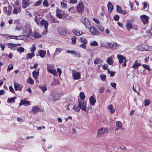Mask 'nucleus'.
I'll use <instances>...</instances> for the list:
<instances>
[{
    "mask_svg": "<svg viewBox=\"0 0 152 152\" xmlns=\"http://www.w3.org/2000/svg\"><path fill=\"white\" fill-rule=\"evenodd\" d=\"M17 51L18 52H23L25 51V49L22 47H20L17 49Z\"/></svg>",
    "mask_w": 152,
    "mask_h": 152,
    "instance_id": "nucleus-45",
    "label": "nucleus"
},
{
    "mask_svg": "<svg viewBox=\"0 0 152 152\" xmlns=\"http://www.w3.org/2000/svg\"><path fill=\"white\" fill-rule=\"evenodd\" d=\"M107 7L109 10V11L111 12L113 9V7L112 4L110 2H109L107 4Z\"/></svg>",
    "mask_w": 152,
    "mask_h": 152,
    "instance_id": "nucleus-35",
    "label": "nucleus"
},
{
    "mask_svg": "<svg viewBox=\"0 0 152 152\" xmlns=\"http://www.w3.org/2000/svg\"><path fill=\"white\" fill-rule=\"evenodd\" d=\"M40 18L39 17L36 16L34 19V21L38 25L39 24V21H40Z\"/></svg>",
    "mask_w": 152,
    "mask_h": 152,
    "instance_id": "nucleus-44",
    "label": "nucleus"
},
{
    "mask_svg": "<svg viewBox=\"0 0 152 152\" xmlns=\"http://www.w3.org/2000/svg\"><path fill=\"white\" fill-rule=\"evenodd\" d=\"M33 37L36 38H39L41 37V35L38 33L35 32L34 33Z\"/></svg>",
    "mask_w": 152,
    "mask_h": 152,
    "instance_id": "nucleus-36",
    "label": "nucleus"
},
{
    "mask_svg": "<svg viewBox=\"0 0 152 152\" xmlns=\"http://www.w3.org/2000/svg\"><path fill=\"white\" fill-rule=\"evenodd\" d=\"M108 132V129L107 128H101L98 131L97 137H99L105 132Z\"/></svg>",
    "mask_w": 152,
    "mask_h": 152,
    "instance_id": "nucleus-4",
    "label": "nucleus"
},
{
    "mask_svg": "<svg viewBox=\"0 0 152 152\" xmlns=\"http://www.w3.org/2000/svg\"><path fill=\"white\" fill-rule=\"evenodd\" d=\"M8 48L12 50H15L17 48V45L14 43H7L6 44Z\"/></svg>",
    "mask_w": 152,
    "mask_h": 152,
    "instance_id": "nucleus-10",
    "label": "nucleus"
},
{
    "mask_svg": "<svg viewBox=\"0 0 152 152\" xmlns=\"http://www.w3.org/2000/svg\"><path fill=\"white\" fill-rule=\"evenodd\" d=\"M72 77L74 80H77L81 78L80 72H74L72 74Z\"/></svg>",
    "mask_w": 152,
    "mask_h": 152,
    "instance_id": "nucleus-7",
    "label": "nucleus"
},
{
    "mask_svg": "<svg viewBox=\"0 0 152 152\" xmlns=\"http://www.w3.org/2000/svg\"><path fill=\"white\" fill-rule=\"evenodd\" d=\"M42 2V0H39V1H37L36 3L34 4V6L35 7H36L38 6L39 5L41 4Z\"/></svg>",
    "mask_w": 152,
    "mask_h": 152,
    "instance_id": "nucleus-43",
    "label": "nucleus"
},
{
    "mask_svg": "<svg viewBox=\"0 0 152 152\" xmlns=\"http://www.w3.org/2000/svg\"><path fill=\"white\" fill-rule=\"evenodd\" d=\"M102 62V60L100 58H97L95 59L94 61V63L95 64H101Z\"/></svg>",
    "mask_w": 152,
    "mask_h": 152,
    "instance_id": "nucleus-29",
    "label": "nucleus"
},
{
    "mask_svg": "<svg viewBox=\"0 0 152 152\" xmlns=\"http://www.w3.org/2000/svg\"><path fill=\"white\" fill-rule=\"evenodd\" d=\"M12 36L10 35L9 34L6 35V39L7 40H9L10 39H12Z\"/></svg>",
    "mask_w": 152,
    "mask_h": 152,
    "instance_id": "nucleus-60",
    "label": "nucleus"
},
{
    "mask_svg": "<svg viewBox=\"0 0 152 152\" xmlns=\"http://www.w3.org/2000/svg\"><path fill=\"white\" fill-rule=\"evenodd\" d=\"M72 42L73 44H75L76 42V38L75 37H74L71 39Z\"/></svg>",
    "mask_w": 152,
    "mask_h": 152,
    "instance_id": "nucleus-62",
    "label": "nucleus"
},
{
    "mask_svg": "<svg viewBox=\"0 0 152 152\" xmlns=\"http://www.w3.org/2000/svg\"><path fill=\"white\" fill-rule=\"evenodd\" d=\"M23 35H26L30 37L32 35L31 26L29 24H26L23 28Z\"/></svg>",
    "mask_w": 152,
    "mask_h": 152,
    "instance_id": "nucleus-1",
    "label": "nucleus"
},
{
    "mask_svg": "<svg viewBox=\"0 0 152 152\" xmlns=\"http://www.w3.org/2000/svg\"><path fill=\"white\" fill-rule=\"evenodd\" d=\"M39 74V70H36L32 72L33 77L35 79H37Z\"/></svg>",
    "mask_w": 152,
    "mask_h": 152,
    "instance_id": "nucleus-24",
    "label": "nucleus"
},
{
    "mask_svg": "<svg viewBox=\"0 0 152 152\" xmlns=\"http://www.w3.org/2000/svg\"><path fill=\"white\" fill-rule=\"evenodd\" d=\"M111 86L113 87L115 89H116V84L115 83H110Z\"/></svg>",
    "mask_w": 152,
    "mask_h": 152,
    "instance_id": "nucleus-64",
    "label": "nucleus"
},
{
    "mask_svg": "<svg viewBox=\"0 0 152 152\" xmlns=\"http://www.w3.org/2000/svg\"><path fill=\"white\" fill-rule=\"evenodd\" d=\"M30 102L29 101L22 100L19 104V106H20L22 105H23L25 106H27L30 105Z\"/></svg>",
    "mask_w": 152,
    "mask_h": 152,
    "instance_id": "nucleus-14",
    "label": "nucleus"
},
{
    "mask_svg": "<svg viewBox=\"0 0 152 152\" xmlns=\"http://www.w3.org/2000/svg\"><path fill=\"white\" fill-rule=\"evenodd\" d=\"M5 46V44L2 43H0V47L1 48V50H2L3 51L4 50Z\"/></svg>",
    "mask_w": 152,
    "mask_h": 152,
    "instance_id": "nucleus-49",
    "label": "nucleus"
},
{
    "mask_svg": "<svg viewBox=\"0 0 152 152\" xmlns=\"http://www.w3.org/2000/svg\"><path fill=\"white\" fill-rule=\"evenodd\" d=\"M59 33L62 35H65L66 33V30L64 28H60L58 29Z\"/></svg>",
    "mask_w": 152,
    "mask_h": 152,
    "instance_id": "nucleus-18",
    "label": "nucleus"
},
{
    "mask_svg": "<svg viewBox=\"0 0 152 152\" xmlns=\"http://www.w3.org/2000/svg\"><path fill=\"white\" fill-rule=\"evenodd\" d=\"M48 71L50 73L53 74L54 76L56 75L57 72L55 69H48Z\"/></svg>",
    "mask_w": 152,
    "mask_h": 152,
    "instance_id": "nucleus-31",
    "label": "nucleus"
},
{
    "mask_svg": "<svg viewBox=\"0 0 152 152\" xmlns=\"http://www.w3.org/2000/svg\"><path fill=\"white\" fill-rule=\"evenodd\" d=\"M117 11L118 12H120L122 10L121 7L119 5H117L116 6Z\"/></svg>",
    "mask_w": 152,
    "mask_h": 152,
    "instance_id": "nucleus-61",
    "label": "nucleus"
},
{
    "mask_svg": "<svg viewBox=\"0 0 152 152\" xmlns=\"http://www.w3.org/2000/svg\"><path fill=\"white\" fill-rule=\"evenodd\" d=\"M116 125L118 127V128H120V129H122L123 128V126L122 123L119 121H118L116 122Z\"/></svg>",
    "mask_w": 152,
    "mask_h": 152,
    "instance_id": "nucleus-30",
    "label": "nucleus"
},
{
    "mask_svg": "<svg viewBox=\"0 0 152 152\" xmlns=\"http://www.w3.org/2000/svg\"><path fill=\"white\" fill-rule=\"evenodd\" d=\"M84 5L82 2L78 3L77 7V10L78 12L81 13L84 10Z\"/></svg>",
    "mask_w": 152,
    "mask_h": 152,
    "instance_id": "nucleus-5",
    "label": "nucleus"
},
{
    "mask_svg": "<svg viewBox=\"0 0 152 152\" xmlns=\"http://www.w3.org/2000/svg\"><path fill=\"white\" fill-rule=\"evenodd\" d=\"M11 7L9 6L8 7L9 10H7V8L6 7H4L3 8V11L4 13L7 14V15H10L11 13Z\"/></svg>",
    "mask_w": 152,
    "mask_h": 152,
    "instance_id": "nucleus-11",
    "label": "nucleus"
},
{
    "mask_svg": "<svg viewBox=\"0 0 152 152\" xmlns=\"http://www.w3.org/2000/svg\"><path fill=\"white\" fill-rule=\"evenodd\" d=\"M89 102L90 104L92 106H93L94 105L95 103L96 102V101L94 97L93 96H91Z\"/></svg>",
    "mask_w": 152,
    "mask_h": 152,
    "instance_id": "nucleus-27",
    "label": "nucleus"
},
{
    "mask_svg": "<svg viewBox=\"0 0 152 152\" xmlns=\"http://www.w3.org/2000/svg\"><path fill=\"white\" fill-rule=\"evenodd\" d=\"M101 45L102 46L104 47L107 48V45H108V42H107L105 43H101Z\"/></svg>",
    "mask_w": 152,
    "mask_h": 152,
    "instance_id": "nucleus-57",
    "label": "nucleus"
},
{
    "mask_svg": "<svg viewBox=\"0 0 152 152\" xmlns=\"http://www.w3.org/2000/svg\"><path fill=\"white\" fill-rule=\"evenodd\" d=\"M78 106H79L80 109L85 111L86 113H88V111L86 110V102L82 99H78L77 102Z\"/></svg>",
    "mask_w": 152,
    "mask_h": 152,
    "instance_id": "nucleus-2",
    "label": "nucleus"
},
{
    "mask_svg": "<svg viewBox=\"0 0 152 152\" xmlns=\"http://www.w3.org/2000/svg\"><path fill=\"white\" fill-rule=\"evenodd\" d=\"M119 16L117 15H115L113 17V19L116 21H118L119 20Z\"/></svg>",
    "mask_w": 152,
    "mask_h": 152,
    "instance_id": "nucleus-58",
    "label": "nucleus"
},
{
    "mask_svg": "<svg viewBox=\"0 0 152 152\" xmlns=\"http://www.w3.org/2000/svg\"><path fill=\"white\" fill-rule=\"evenodd\" d=\"M100 76L101 80L103 81H104L105 80L106 77V75L104 74L100 75Z\"/></svg>",
    "mask_w": 152,
    "mask_h": 152,
    "instance_id": "nucleus-51",
    "label": "nucleus"
},
{
    "mask_svg": "<svg viewBox=\"0 0 152 152\" xmlns=\"http://www.w3.org/2000/svg\"><path fill=\"white\" fill-rule=\"evenodd\" d=\"M80 40L82 42L85 44L87 43L88 42L87 40L84 38L81 37L80 38Z\"/></svg>",
    "mask_w": 152,
    "mask_h": 152,
    "instance_id": "nucleus-40",
    "label": "nucleus"
},
{
    "mask_svg": "<svg viewBox=\"0 0 152 152\" xmlns=\"http://www.w3.org/2000/svg\"><path fill=\"white\" fill-rule=\"evenodd\" d=\"M13 7L14 8L13 10V14H17L18 12H20L21 11V8L20 6L18 7H15L14 5L13 6Z\"/></svg>",
    "mask_w": 152,
    "mask_h": 152,
    "instance_id": "nucleus-9",
    "label": "nucleus"
},
{
    "mask_svg": "<svg viewBox=\"0 0 152 152\" xmlns=\"http://www.w3.org/2000/svg\"><path fill=\"white\" fill-rule=\"evenodd\" d=\"M107 71L108 73L110 75L111 77H113L114 76V74L115 73V72H113L110 71L109 69H107Z\"/></svg>",
    "mask_w": 152,
    "mask_h": 152,
    "instance_id": "nucleus-38",
    "label": "nucleus"
},
{
    "mask_svg": "<svg viewBox=\"0 0 152 152\" xmlns=\"http://www.w3.org/2000/svg\"><path fill=\"white\" fill-rule=\"evenodd\" d=\"M80 99H82L83 100L85 99V96L83 92H81L80 93Z\"/></svg>",
    "mask_w": 152,
    "mask_h": 152,
    "instance_id": "nucleus-37",
    "label": "nucleus"
},
{
    "mask_svg": "<svg viewBox=\"0 0 152 152\" xmlns=\"http://www.w3.org/2000/svg\"><path fill=\"white\" fill-rule=\"evenodd\" d=\"M27 82L29 83L30 84L32 85L34 83V81L33 80H32V79L29 78L27 80Z\"/></svg>",
    "mask_w": 152,
    "mask_h": 152,
    "instance_id": "nucleus-52",
    "label": "nucleus"
},
{
    "mask_svg": "<svg viewBox=\"0 0 152 152\" xmlns=\"http://www.w3.org/2000/svg\"><path fill=\"white\" fill-rule=\"evenodd\" d=\"M144 105L146 106L150 104V101L148 99H145L144 101Z\"/></svg>",
    "mask_w": 152,
    "mask_h": 152,
    "instance_id": "nucleus-50",
    "label": "nucleus"
},
{
    "mask_svg": "<svg viewBox=\"0 0 152 152\" xmlns=\"http://www.w3.org/2000/svg\"><path fill=\"white\" fill-rule=\"evenodd\" d=\"M119 46V45L116 42L111 43L108 42L107 48L115 50L118 48Z\"/></svg>",
    "mask_w": 152,
    "mask_h": 152,
    "instance_id": "nucleus-3",
    "label": "nucleus"
},
{
    "mask_svg": "<svg viewBox=\"0 0 152 152\" xmlns=\"http://www.w3.org/2000/svg\"><path fill=\"white\" fill-rule=\"evenodd\" d=\"M140 18L144 24H146L148 23L149 19L148 17L145 15H141Z\"/></svg>",
    "mask_w": 152,
    "mask_h": 152,
    "instance_id": "nucleus-6",
    "label": "nucleus"
},
{
    "mask_svg": "<svg viewBox=\"0 0 152 152\" xmlns=\"http://www.w3.org/2000/svg\"><path fill=\"white\" fill-rule=\"evenodd\" d=\"M16 98V97H14L8 99L7 101V102L9 103H14Z\"/></svg>",
    "mask_w": 152,
    "mask_h": 152,
    "instance_id": "nucleus-33",
    "label": "nucleus"
},
{
    "mask_svg": "<svg viewBox=\"0 0 152 152\" xmlns=\"http://www.w3.org/2000/svg\"><path fill=\"white\" fill-rule=\"evenodd\" d=\"M32 112L34 114H37L38 111L42 112V110L39 107H34L32 109Z\"/></svg>",
    "mask_w": 152,
    "mask_h": 152,
    "instance_id": "nucleus-13",
    "label": "nucleus"
},
{
    "mask_svg": "<svg viewBox=\"0 0 152 152\" xmlns=\"http://www.w3.org/2000/svg\"><path fill=\"white\" fill-rule=\"evenodd\" d=\"M36 49V47L34 45H33L32 46V47L30 49V51L31 52L34 53V51Z\"/></svg>",
    "mask_w": 152,
    "mask_h": 152,
    "instance_id": "nucleus-48",
    "label": "nucleus"
},
{
    "mask_svg": "<svg viewBox=\"0 0 152 152\" xmlns=\"http://www.w3.org/2000/svg\"><path fill=\"white\" fill-rule=\"evenodd\" d=\"M56 12V14H61L62 12L63 13V12L61 10L59 9L58 8H57Z\"/></svg>",
    "mask_w": 152,
    "mask_h": 152,
    "instance_id": "nucleus-59",
    "label": "nucleus"
},
{
    "mask_svg": "<svg viewBox=\"0 0 152 152\" xmlns=\"http://www.w3.org/2000/svg\"><path fill=\"white\" fill-rule=\"evenodd\" d=\"M82 22L87 28H90V25L88 19L86 18H84L82 20Z\"/></svg>",
    "mask_w": 152,
    "mask_h": 152,
    "instance_id": "nucleus-12",
    "label": "nucleus"
},
{
    "mask_svg": "<svg viewBox=\"0 0 152 152\" xmlns=\"http://www.w3.org/2000/svg\"><path fill=\"white\" fill-rule=\"evenodd\" d=\"M39 88L42 90L43 93H44L47 89L46 86L44 85L39 86Z\"/></svg>",
    "mask_w": 152,
    "mask_h": 152,
    "instance_id": "nucleus-34",
    "label": "nucleus"
},
{
    "mask_svg": "<svg viewBox=\"0 0 152 152\" xmlns=\"http://www.w3.org/2000/svg\"><path fill=\"white\" fill-rule=\"evenodd\" d=\"M51 96L52 98L54 101L58 100L59 99L58 95L56 92H52Z\"/></svg>",
    "mask_w": 152,
    "mask_h": 152,
    "instance_id": "nucleus-15",
    "label": "nucleus"
},
{
    "mask_svg": "<svg viewBox=\"0 0 152 152\" xmlns=\"http://www.w3.org/2000/svg\"><path fill=\"white\" fill-rule=\"evenodd\" d=\"M143 67L147 69L148 70L150 71L151 70L149 68V67L148 66V65L146 64H144L142 65Z\"/></svg>",
    "mask_w": 152,
    "mask_h": 152,
    "instance_id": "nucleus-63",
    "label": "nucleus"
},
{
    "mask_svg": "<svg viewBox=\"0 0 152 152\" xmlns=\"http://www.w3.org/2000/svg\"><path fill=\"white\" fill-rule=\"evenodd\" d=\"M66 52L69 53H71L72 54H73L75 56H78L79 57L80 56V54L78 53L75 51L67 50Z\"/></svg>",
    "mask_w": 152,
    "mask_h": 152,
    "instance_id": "nucleus-19",
    "label": "nucleus"
},
{
    "mask_svg": "<svg viewBox=\"0 0 152 152\" xmlns=\"http://www.w3.org/2000/svg\"><path fill=\"white\" fill-rule=\"evenodd\" d=\"M73 109L75 110L76 112H78L81 109L79 106L76 107L75 106H74L73 108Z\"/></svg>",
    "mask_w": 152,
    "mask_h": 152,
    "instance_id": "nucleus-47",
    "label": "nucleus"
},
{
    "mask_svg": "<svg viewBox=\"0 0 152 152\" xmlns=\"http://www.w3.org/2000/svg\"><path fill=\"white\" fill-rule=\"evenodd\" d=\"M107 109L110 110V113L113 114L115 112V110L113 105L110 104L107 107Z\"/></svg>",
    "mask_w": 152,
    "mask_h": 152,
    "instance_id": "nucleus-25",
    "label": "nucleus"
},
{
    "mask_svg": "<svg viewBox=\"0 0 152 152\" xmlns=\"http://www.w3.org/2000/svg\"><path fill=\"white\" fill-rule=\"evenodd\" d=\"M61 6L64 9H66L67 7V4L64 2H61Z\"/></svg>",
    "mask_w": 152,
    "mask_h": 152,
    "instance_id": "nucleus-42",
    "label": "nucleus"
},
{
    "mask_svg": "<svg viewBox=\"0 0 152 152\" xmlns=\"http://www.w3.org/2000/svg\"><path fill=\"white\" fill-rule=\"evenodd\" d=\"M35 56V53H28L26 55V57H28V58L31 59L32 57Z\"/></svg>",
    "mask_w": 152,
    "mask_h": 152,
    "instance_id": "nucleus-32",
    "label": "nucleus"
},
{
    "mask_svg": "<svg viewBox=\"0 0 152 152\" xmlns=\"http://www.w3.org/2000/svg\"><path fill=\"white\" fill-rule=\"evenodd\" d=\"M50 18L51 20L53 22V23H56L57 22V21L55 19V18L52 15L50 16Z\"/></svg>",
    "mask_w": 152,
    "mask_h": 152,
    "instance_id": "nucleus-55",
    "label": "nucleus"
},
{
    "mask_svg": "<svg viewBox=\"0 0 152 152\" xmlns=\"http://www.w3.org/2000/svg\"><path fill=\"white\" fill-rule=\"evenodd\" d=\"M72 32L74 34L77 36L81 35L82 34V32L80 31L77 29L73 30Z\"/></svg>",
    "mask_w": 152,
    "mask_h": 152,
    "instance_id": "nucleus-28",
    "label": "nucleus"
},
{
    "mask_svg": "<svg viewBox=\"0 0 152 152\" xmlns=\"http://www.w3.org/2000/svg\"><path fill=\"white\" fill-rule=\"evenodd\" d=\"M90 45L92 46H96L98 45V43L95 41H93L90 43Z\"/></svg>",
    "mask_w": 152,
    "mask_h": 152,
    "instance_id": "nucleus-46",
    "label": "nucleus"
},
{
    "mask_svg": "<svg viewBox=\"0 0 152 152\" xmlns=\"http://www.w3.org/2000/svg\"><path fill=\"white\" fill-rule=\"evenodd\" d=\"M64 17L65 18V19L67 20H70L72 19V17L68 15L65 14L63 15Z\"/></svg>",
    "mask_w": 152,
    "mask_h": 152,
    "instance_id": "nucleus-39",
    "label": "nucleus"
},
{
    "mask_svg": "<svg viewBox=\"0 0 152 152\" xmlns=\"http://www.w3.org/2000/svg\"><path fill=\"white\" fill-rule=\"evenodd\" d=\"M137 49L140 51H144L145 50V49L143 48L142 45L138 46L137 47Z\"/></svg>",
    "mask_w": 152,
    "mask_h": 152,
    "instance_id": "nucleus-53",
    "label": "nucleus"
},
{
    "mask_svg": "<svg viewBox=\"0 0 152 152\" xmlns=\"http://www.w3.org/2000/svg\"><path fill=\"white\" fill-rule=\"evenodd\" d=\"M23 28V26L20 25V26H18L16 27L15 29L19 31L20 30H21Z\"/></svg>",
    "mask_w": 152,
    "mask_h": 152,
    "instance_id": "nucleus-56",
    "label": "nucleus"
},
{
    "mask_svg": "<svg viewBox=\"0 0 152 152\" xmlns=\"http://www.w3.org/2000/svg\"><path fill=\"white\" fill-rule=\"evenodd\" d=\"M14 86L16 90L21 91L22 87L20 86V84L18 83H14Z\"/></svg>",
    "mask_w": 152,
    "mask_h": 152,
    "instance_id": "nucleus-26",
    "label": "nucleus"
},
{
    "mask_svg": "<svg viewBox=\"0 0 152 152\" xmlns=\"http://www.w3.org/2000/svg\"><path fill=\"white\" fill-rule=\"evenodd\" d=\"M106 62L108 64L111 65L113 64V56H112L107 58Z\"/></svg>",
    "mask_w": 152,
    "mask_h": 152,
    "instance_id": "nucleus-20",
    "label": "nucleus"
},
{
    "mask_svg": "<svg viewBox=\"0 0 152 152\" xmlns=\"http://www.w3.org/2000/svg\"><path fill=\"white\" fill-rule=\"evenodd\" d=\"M22 1L23 8H26L30 5V3L28 2V0H22Z\"/></svg>",
    "mask_w": 152,
    "mask_h": 152,
    "instance_id": "nucleus-17",
    "label": "nucleus"
},
{
    "mask_svg": "<svg viewBox=\"0 0 152 152\" xmlns=\"http://www.w3.org/2000/svg\"><path fill=\"white\" fill-rule=\"evenodd\" d=\"M141 65V64L140 63H138L137 61H135L132 66V67L135 69H136L140 66Z\"/></svg>",
    "mask_w": 152,
    "mask_h": 152,
    "instance_id": "nucleus-21",
    "label": "nucleus"
},
{
    "mask_svg": "<svg viewBox=\"0 0 152 152\" xmlns=\"http://www.w3.org/2000/svg\"><path fill=\"white\" fill-rule=\"evenodd\" d=\"M126 26L127 29L129 31L131 28L132 25L131 23H127L126 24Z\"/></svg>",
    "mask_w": 152,
    "mask_h": 152,
    "instance_id": "nucleus-41",
    "label": "nucleus"
},
{
    "mask_svg": "<svg viewBox=\"0 0 152 152\" xmlns=\"http://www.w3.org/2000/svg\"><path fill=\"white\" fill-rule=\"evenodd\" d=\"M13 69V66L12 64L10 65L7 69V72L10 71V70L12 69Z\"/></svg>",
    "mask_w": 152,
    "mask_h": 152,
    "instance_id": "nucleus-54",
    "label": "nucleus"
},
{
    "mask_svg": "<svg viewBox=\"0 0 152 152\" xmlns=\"http://www.w3.org/2000/svg\"><path fill=\"white\" fill-rule=\"evenodd\" d=\"M40 23L42 26H44L45 29H46L48 28V23L45 20L43 19L41 20L40 21Z\"/></svg>",
    "mask_w": 152,
    "mask_h": 152,
    "instance_id": "nucleus-16",
    "label": "nucleus"
},
{
    "mask_svg": "<svg viewBox=\"0 0 152 152\" xmlns=\"http://www.w3.org/2000/svg\"><path fill=\"white\" fill-rule=\"evenodd\" d=\"M117 58L118 59L119 63L120 64L123 63L124 62L123 61L124 59H125V57L120 54L118 55Z\"/></svg>",
    "mask_w": 152,
    "mask_h": 152,
    "instance_id": "nucleus-23",
    "label": "nucleus"
},
{
    "mask_svg": "<svg viewBox=\"0 0 152 152\" xmlns=\"http://www.w3.org/2000/svg\"><path fill=\"white\" fill-rule=\"evenodd\" d=\"M89 29H90V31L91 33L93 34L97 35L99 34L98 31L94 27H91L90 28H89Z\"/></svg>",
    "mask_w": 152,
    "mask_h": 152,
    "instance_id": "nucleus-8",
    "label": "nucleus"
},
{
    "mask_svg": "<svg viewBox=\"0 0 152 152\" xmlns=\"http://www.w3.org/2000/svg\"><path fill=\"white\" fill-rule=\"evenodd\" d=\"M39 56L42 58H44L46 54V52L42 50H40L38 51Z\"/></svg>",
    "mask_w": 152,
    "mask_h": 152,
    "instance_id": "nucleus-22",
    "label": "nucleus"
}]
</instances>
